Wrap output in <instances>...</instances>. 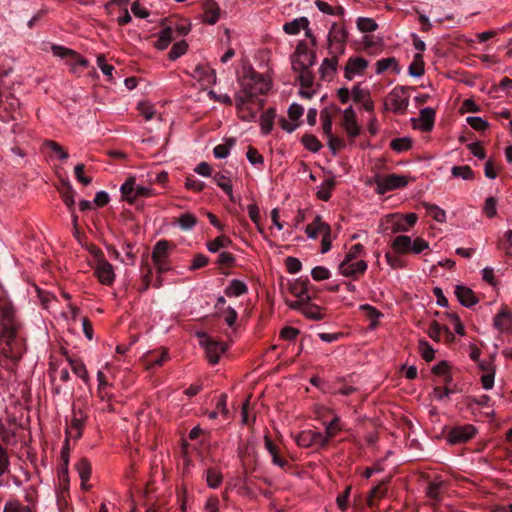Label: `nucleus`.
Returning a JSON list of instances; mask_svg holds the SVG:
<instances>
[{
    "mask_svg": "<svg viewBox=\"0 0 512 512\" xmlns=\"http://www.w3.org/2000/svg\"><path fill=\"white\" fill-rule=\"evenodd\" d=\"M23 324L7 298L0 297V354L17 362L25 349Z\"/></svg>",
    "mask_w": 512,
    "mask_h": 512,
    "instance_id": "obj_1",
    "label": "nucleus"
},
{
    "mask_svg": "<svg viewBox=\"0 0 512 512\" xmlns=\"http://www.w3.org/2000/svg\"><path fill=\"white\" fill-rule=\"evenodd\" d=\"M240 90L235 95V106L239 118L245 122L256 120L257 114L253 107L259 95L266 94L271 88L268 76L256 72L252 68H245L239 78Z\"/></svg>",
    "mask_w": 512,
    "mask_h": 512,
    "instance_id": "obj_2",
    "label": "nucleus"
},
{
    "mask_svg": "<svg viewBox=\"0 0 512 512\" xmlns=\"http://www.w3.org/2000/svg\"><path fill=\"white\" fill-rule=\"evenodd\" d=\"M306 38L301 40L291 56V66L295 73L298 74L297 79L302 86H310L314 82V75L311 67L316 62L314 34H305Z\"/></svg>",
    "mask_w": 512,
    "mask_h": 512,
    "instance_id": "obj_3",
    "label": "nucleus"
},
{
    "mask_svg": "<svg viewBox=\"0 0 512 512\" xmlns=\"http://www.w3.org/2000/svg\"><path fill=\"white\" fill-rule=\"evenodd\" d=\"M418 216L416 213H408L406 215L400 213H392L383 219L384 232L390 234L404 233L417 223Z\"/></svg>",
    "mask_w": 512,
    "mask_h": 512,
    "instance_id": "obj_4",
    "label": "nucleus"
},
{
    "mask_svg": "<svg viewBox=\"0 0 512 512\" xmlns=\"http://www.w3.org/2000/svg\"><path fill=\"white\" fill-rule=\"evenodd\" d=\"M51 49L55 56L66 61V64L71 67L73 73L81 72L89 65L88 60L70 48L61 45H52Z\"/></svg>",
    "mask_w": 512,
    "mask_h": 512,
    "instance_id": "obj_5",
    "label": "nucleus"
},
{
    "mask_svg": "<svg viewBox=\"0 0 512 512\" xmlns=\"http://www.w3.org/2000/svg\"><path fill=\"white\" fill-rule=\"evenodd\" d=\"M374 183L377 193L383 195L389 191L405 187L408 184V178L397 174L376 175Z\"/></svg>",
    "mask_w": 512,
    "mask_h": 512,
    "instance_id": "obj_6",
    "label": "nucleus"
},
{
    "mask_svg": "<svg viewBox=\"0 0 512 512\" xmlns=\"http://www.w3.org/2000/svg\"><path fill=\"white\" fill-rule=\"evenodd\" d=\"M122 197L128 202L133 203L138 198L151 197L153 191L151 188L136 184L135 178H128L120 187Z\"/></svg>",
    "mask_w": 512,
    "mask_h": 512,
    "instance_id": "obj_7",
    "label": "nucleus"
},
{
    "mask_svg": "<svg viewBox=\"0 0 512 512\" xmlns=\"http://www.w3.org/2000/svg\"><path fill=\"white\" fill-rule=\"evenodd\" d=\"M199 337V343L204 348L209 363H218L220 356L227 350V345L224 342L217 341L206 334H200Z\"/></svg>",
    "mask_w": 512,
    "mask_h": 512,
    "instance_id": "obj_8",
    "label": "nucleus"
},
{
    "mask_svg": "<svg viewBox=\"0 0 512 512\" xmlns=\"http://www.w3.org/2000/svg\"><path fill=\"white\" fill-rule=\"evenodd\" d=\"M295 442L298 446L303 448H324L327 443V436H325L322 432L314 431V430H304L294 437Z\"/></svg>",
    "mask_w": 512,
    "mask_h": 512,
    "instance_id": "obj_9",
    "label": "nucleus"
},
{
    "mask_svg": "<svg viewBox=\"0 0 512 512\" xmlns=\"http://www.w3.org/2000/svg\"><path fill=\"white\" fill-rule=\"evenodd\" d=\"M169 243L166 240L158 241L152 252V261L159 273H164L170 269L168 263Z\"/></svg>",
    "mask_w": 512,
    "mask_h": 512,
    "instance_id": "obj_10",
    "label": "nucleus"
},
{
    "mask_svg": "<svg viewBox=\"0 0 512 512\" xmlns=\"http://www.w3.org/2000/svg\"><path fill=\"white\" fill-rule=\"evenodd\" d=\"M476 432L477 429L472 424L458 425L448 432L446 439L449 444H461L472 439Z\"/></svg>",
    "mask_w": 512,
    "mask_h": 512,
    "instance_id": "obj_11",
    "label": "nucleus"
},
{
    "mask_svg": "<svg viewBox=\"0 0 512 512\" xmlns=\"http://www.w3.org/2000/svg\"><path fill=\"white\" fill-rule=\"evenodd\" d=\"M367 268L368 264L364 260H342L338 265V273L347 278L358 279L366 272Z\"/></svg>",
    "mask_w": 512,
    "mask_h": 512,
    "instance_id": "obj_12",
    "label": "nucleus"
},
{
    "mask_svg": "<svg viewBox=\"0 0 512 512\" xmlns=\"http://www.w3.org/2000/svg\"><path fill=\"white\" fill-rule=\"evenodd\" d=\"M384 41L378 34H363L357 42V49L370 55H377L383 51Z\"/></svg>",
    "mask_w": 512,
    "mask_h": 512,
    "instance_id": "obj_13",
    "label": "nucleus"
},
{
    "mask_svg": "<svg viewBox=\"0 0 512 512\" xmlns=\"http://www.w3.org/2000/svg\"><path fill=\"white\" fill-rule=\"evenodd\" d=\"M388 102L394 112L403 113L409 104V96L404 87L393 88L388 95Z\"/></svg>",
    "mask_w": 512,
    "mask_h": 512,
    "instance_id": "obj_14",
    "label": "nucleus"
},
{
    "mask_svg": "<svg viewBox=\"0 0 512 512\" xmlns=\"http://www.w3.org/2000/svg\"><path fill=\"white\" fill-rule=\"evenodd\" d=\"M368 66L369 62L366 59L358 56H351L345 65L344 77L350 81L355 77L362 76Z\"/></svg>",
    "mask_w": 512,
    "mask_h": 512,
    "instance_id": "obj_15",
    "label": "nucleus"
},
{
    "mask_svg": "<svg viewBox=\"0 0 512 512\" xmlns=\"http://www.w3.org/2000/svg\"><path fill=\"white\" fill-rule=\"evenodd\" d=\"M95 274L103 285H111L115 280L113 266L104 258H99L95 266Z\"/></svg>",
    "mask_w": 512,
    "mask_h": 512,
    "instance_id": "obj_16",
    "label": "nucleus"
},
{
    "mask_svg": "<svg viewBox=\"0 0 512 512\" xmlns=\"http://www.w3.org/2000/svg\"><path fill=\"white\" fill-rule=\"evenodd\" d=\"M493 326L501 333H507L512 329V312L506 307L501 310L493 318Z\"/></svg>",
    "mask_w": 512,
    "mask_h": 512,
    "instance_id": "obj_17",
    "label": "nucleus"
},
{
    "mask_svg": "<svg viewBox=\"0 0 512 512\" xmlns=\"http://www.w3.org/2000/svg\"><path fill=\"white\" fill-rule=\"evenodd\" d=\"M345 36L346 34H328L329 57H335L338 60L339 56L344 54Z\"/></svg>",
    "mask_w": 512,
    "mask_h": 512,
    "instance_id": "obj_18",
    "label": "nucleus"
},
{
    "mask_svg": "<svg viewBox=\"0 0 512 512\" xmlns=\"http://www.w3.org/2000/svg\"><path fill=\"white\" fill-rule=\"evenodd\" d=\"M455 295L461 305L471 308L478 303V298L472 289L464 285H456Z\"/></svg>",
    "mask_w": 512,
    "mask_h": 512,
    "instance_id": "obj_19",
    "label": "nucleus"
},
{
    "mask_svg": "<svg viewBox=\"0 0 512 512\" xmlns=\"http://www.w3.org/2000/svg\"><path fill=\"white\" fill-rule=\"evenodd\" d=\"M191 76L202 85H208L215 81V73L207 65H196L193 72L191 73Z\"/></svg>",
    "mask_w": 512,
    "mask_h": 512,
    "instance_id": "obj_20",
    "label": "nucleus"
},
{
    "mask_svg": "<svg viewBox=\"0 0 512 512\" xmlns=\"http://www.w3.org/2000/svg\"><path fill=\"white\" fill-rule=\"evenodd\" d=\"M343 127L351 137L359 134V126L352 106L345 108L343 111Z\"/></svg>",
    "mask_w": 512,
    "mask_h": 512,
    "instance_id": "obj_21",
    "label": "nucleus"
},
{
    "mask_svg": "<svg viewBox=\"0 0 512 512\" xmlns=\"http://www.w3.org/2000/svg\"><path fill=\"white\" fill-rule=\"evenodd\" d=\"M337 67L338 60L335 57H327L323 59L319 67L321 79L324 81H331L337 71Z\"/></svg>",
    "mask_w": 512,
    "mask_h": 512,
    "instance_id": "obj_22",
    "label": "nucleus"
},
{
    "mask_svg": "<svg viewBox=\"0 0 512 512\" xmlns=\"http://www.w3.org/2000/svg\"><path fill=\"white\" fill-rule=\"evenodd\" d=\"M329 225L322 221L320 216H316L312 223L306 226L305 232L309 239H316L325 231H328Z\"/></svg>",
    "mask_w": 512,
    "mask_h": 512,
    "instance_id": "obj_23",
    "label": "nucleus"
},
{
    "mask_svg": "<svg viewBox=\"0 0 512 512\" xmlns=\"http://www.w3.org/2000/svg\"><path fill=\"white\" fill-rule=\"evenodd\" d=\"M247 292L246 283L238 279H232L224 290L225 296L229 298L240 297Z\"/></svg>",
    "mask_w": 512,
    "mask_h": 512,
    "instance_id": "obj_24",
    "label": "nucleus"
},
{
    "mask_svg": "<svg viewBox=\"0 0 512 512\" xmlns=\"http://www.w3.org/2000/svg\"><path fill=\"white\" fill-rule=\"evenodd\" d=\"M275 116V110L272 108L267 109L261 114L259 124L262 134L267 135L271 132L274 125Z\"/></svg>",
    "mask_w": 512,
    "mask_h": 512,
    "instance_id": "obj_25",
    "label": "nucleus"
},
{
    "mask_svg": "<svg viewBox=\"0 0 512 512\" xmlns=\"http://www.w3.org/2000/svg\"><path fill=\"white\" fill-rule=\"evenodd\" d=\"M189 30V23L184 19L171 18L167 21L159 32H187Z\"/></svg>",
    "mask_w": 512,
    "mask_h": 512,
    "instance_id": "obj_26",
    "label": "nucleus"
},
{
    "mask_svg": "<svg viewBox=\"0 0 512 512\" xmlns=\"http://www.w3.org/2000/svg\"><path fill=\"white\" fill-rule=\"evenodd\" d=\"M411 241L412 238L410 236L399 235L393 239L391 247L398 254H406L411 250Z\"/></svg>",
    "mask_w": 512,
    "mask_h": 512,
    "instance_id": "obj_27",
    "label": "nucleus"
},
{
    "mask_svg": "<svg viewBox=\"0 0 512 512\" xmlns=\"http://www.w3.org/2000/svg\"><path fill=\"white\" fill-rule=\"evenodd\" d=\"M203 477L207 483V486L211 489H217L223 481V475L217 468L207 469L204 472Z\"/></svg>",
    "mask_w": 512,
    "mask_h": 512,
    "instance_id": "obj_28",
    "label": "nucleus"
},
{
    "mask_svg": "<svg viewBox=\"0 0 512 512\" xmlns=\"http://www.w3.org/2000/svg\"><path fill=\"white\" fill-rule=\"evenodd\" d=\"M213 180L230 198V200L234 201L233 188L231 184L230 178L226 175V173L219 172L213 175Z\"/></svg>",
    "mask_w": 512,
    "mask_h": 512,
    "instance_id": "obj_29",
    "label": "nucleus"
},
{
    "mask_svg": "<svg viewBox=\"0 0 512 512\" xmlns=\"http://www.w3.org/2000/svg\"><path fill=\"white\" fill-rule=\"evenodd\" d=\"M376 74H382L387 70H391L394 73H400V67L397 60L394 57L383 58L376 62Z\"/></svg>",
    "mask_w": 512,
    "mask_h": 512,
    "instance_id": "obj_30",
    "label": "nucleus"
},
{
    "mask_svg": "<svg viewBox=\"0 0 512 512\" xmlns=\"http://www.w3.org/2000/svg\"><path fill=\"white\" fill-rule=\"evenodd\" d=\"M83 425V419L74 415L69 426L66 428L67 438L79 439L82 435Z\"/></svg>",
    "mask_w": 512,
    "mask_h": 512,
    "instance_id": "obj_31",
    "label": "nucleus"
},
{
    "mask_svg": "<svg viewBox=\"0 0 512 512\" xmlns=\"http://www.w3.org/2000/svg\"><path fill=\"white\" fill-rule=\"evenodd\" d=\"M424 60L421 53H416L413 57V61L408 67V74L411 77L419 78L424 74Z\"/></svg>",
    "mask_w": 512,
    "mask_h": 512,
    "instance_id": "obj_32",
    "label": "nucleus"
},
{
    "mask_svg": "<svg viewBox=\"0 0 512 512\" xmlns=\"http://www.w3.org/2000/svg\"><path fill=\"white\" fill-rule=\"evenodd\" d=\"M308 28H309V21L305 17H300V18L294 19L291 22L285 23L283 26V30L286 33L300 32L302 30L305 32H309Z\"/></svg>",
    "mask_w": 512,
    "mask_h": 512,
    "instance_id": "obj_33",
    "label": "nucleus"
},
{
    "mask_svg": "<svg viewBox=\"0 0 512 512\" xmlns=\"http://www.w3.org/2000/svg\"><path fill=\"white\" fill-rule=\"evenodd\" d=\"M69 364H70V368H71L72 372L77 377L82 379V381L85 384H88L89 381H90V377H89L88 371H87L86 366L84 365V363L82 361H80V360L69 359Z\"/></svg>",
    "mask_w": 512,
    "mask_h": 512,
    "instance_id": "obj_34",
    "label": "nucleus"
},
{
    "mask_svg": "<svg viewBox=\"0 0 512 512\" xmlns=\"http://www.w3.org/2000/svg\"><path fill=\"white\" fill-rule=\"evenodd\" d=\"M322 129H323L324 134L328 138V144H329L330 148L335 152V146L341 145V142H340V140L334 138V136L332 134V121L329 116L322 117Z\"/></svg>",
    "mask_w": 512,
    "mask_h": 512,
    "instance_id": "obj_35",
    "label": "nucleus"
},
{
    "mask_svg": "<svg viewBox=\"0 0 512 512\" xmlns=\"http://www.w3.org/2000/svg\"><path fill=\"white\" fill-rule=\"evenodd\" d=\"M236 141L233 138L225 140L224 144H219L214 147L213 154L218 159H225L229 156L231 148L235 145Z\"/></svg>",
    "mask_w": 512,
    "mask_h": 512,
    "instance_id": "obj_36",
    "label": "nucleus"
},
{
    "mask_svg": "<svg viewBox=\"0 0 512 512\" xmlns=\"http://www.w3.org/2000/svg\"><path fill=\"white\" fill-rule=\"evenodd\" d=\"M232 241L225 235H220L213 241L207 243L206 247L211 253H216L222 248H227L231 245Z\"/></svg>",
    "mask_w": 512,
    "mask_h": 512,
    "instance_id": "obj_37",
    "label": "nucleus"
},
{
    "mask_svg": "<svg viewBox=\"0 0 512 512\" xmlns=\"http://www.w3.org/2000/svg\"><path fill=\"white\" fill-rule=\"evenodd\" d=\"M3 512H33V510L17 499H10L5 503Z\"/></svg>",
    "mask_w": 512,
    "mask_h": 512,
    "instance_id": "obj_38",
    "label": "nucleus"
},
{
    "mask_svg": "<svg viewBox=\"0 0 512 512\" xmlns=\"http://www.w3.org/2000/svg\"><path fill=\"white\" fill-rule=\"evenodd\" d=\"M427 214L439 223L446 222V212L442 208L434 204H425Z\"/></svg>",
    "mask_w": 512,
    "mask_h": 512,
    "instance_id": "obj_39",
    "label": "nucleus"
},
{
    "mask_svg": "<svg viewBox=\"0 0 512 512\" xmlns=\"http://www.w3.org/2000/svg\"><path fill=\"white\" fill-rule=\"evenodd\" d=\"M444 485V482L439 479L430 482L427 488L428 497L432 500L438 501Z\"/></svg>",
    "mask_w": 512,
    "mask_h": 512,
    "instance_id": "obj_40",
    "label": "nucleus"
},
{
    "mask_svg": "<svg viewBox=\"0 0 512 512\" xmlns=\"http://www.w3.org/2000/svg\"><path fill=\"white\" fill-rule=\"evenodd\" d=\"M325 432L323 433L327 436V443L331 438H333L342 428L340 425V418L335 416L330 422L324 423Z\"/></svg>",
    "mask_w": 512,
    "mask_h": 512,
    "instance_id": "obj_41",
    "label": "nucleus"
},
{
    "mask_svg": "<svg viewBox=\"0 0 512 512\" xmlns=\"http://www.w3.org/2000/svg\"><path fill=\"white\" fill-rule=\"evenodd\" d=\"M76 470L82 482H87L91 476V465L87 459H80L76 464Z\"/></svg>",
    "mask_w": 512,
    "mask_h": 512,
    "instance_id": "obj_42",
    "label": "nucleus"
},
{
    "mask_svg": "<svg viewBox=\"0 0 512 512\" xmlns=\"http://www.w3.org/2000/svg\"><path fill=\"white\" fill-rule=\"evenodd\" d=\"M451 173L454 177L461 178L463 180L474 179V172L468 165L454 166L451 169Z\"/></svg>",
    "mask_w": 512,
    "mask_h": 512,
    "instance_id": "obj_43",
    "label": "nucleus"
},
{
    "mask_svg": "<svg viewBox=\"0 0 512 512\" xmlns=\"http://www.w3.org/2000/svg\"><path fill=\"white\" fill-rule=\"evenodd\" d=\"M197 218L192 213H184L178 218V225L182 230L188 231L195 227Z\"/></svg>",
    "mask_w": 512,
    "mask_h": 512,
    "instance_id": "obj_44",
    "label": "nucleus"
},
{
    "mask_svg": "<svg viewBox=\"0 0 512 512\" xmlns=\"http://www.w3.org/2000/svg\"><path fill=\"white\" fill-rule=\"evenodd\" d=\"M301 142L306 149L314 153L318 152L322 148L320 141L312 134H305L302 137Z\"/></svg>",
    "mask_w": 512,
    "mask_h": 512,
    "instance_id": "obj_45",
    "label": "nucleus"
},
{
    "mask_svg": "<svg viewBox=\"0 0 512 512\" xmlns=\"http://www.w3.org/2000/svg\"><path fill=\"white\" fill-rule=\"evenodd\" d=\"M129 0H113L111 1V5H118L120 8H123L121 15L118 16V23L120 25H125L131 21V16L126 6L128 5Z\"/></svg>",
    "mask_w": 512,
    "mask_h": 512,
    "instance_id": "obj_46",
    "label": "nucleus"
},
{
    "mask_svg": "<svg viewBox=\"0 0 512 512\" xmlns=\"http://www.w3.org/2000/svg\"><path fill=\"white\" fill-rule=\"evenodd\" d=\"M188 44L186 41L181 40L173 44L168 56L169 59L174 61L184 55L187 51Z\"/></svg>",
    "mask_w": 512,
    "mask_h": 512,
    "instance_id": "obj_47",
    "label": "nucleus"
},
{
    "mask_svg": "<svg viewBox=\"0 0 512 512\" xmlns=\"http://www.w3.org/2000/svg\"><path fill=\"white\" fill-rule=\"evenodd\" d=\"M45 147L49 148L51 152H53L56 157L62 161L67 160L69 154L55 141L46 140L44 142Z\"/></svg>",
    "mask_w": 512,
    "mask_h": 512,
    "instance_id": "obj_48",
    "label": "nucleus"
},
{
    "mask_svg": "<svg viewBox=\"0 0 512 512\" xmlns=\"http://www.w3.org/2000/svg\"><path fill=\"white\" fill-rule=\"evenodd\" d=\"M357 28L360 32H374L378 29V25L371 18L359 17L357 19Z\"/></svg>",
    "mask_w": 512,
    "mask_h": 512,
    "instance_id": "obj_49",
    "label": "nucleus"
},
{
    "mask_svg": "<svg viewBox=\"0 0 512 512\" xmlns=\"http://www.w3.org/2000/svg\"><path fill=\"white\" fill-rule=\"evenodd\" d=\"M359 308L360 310L366 312L367 316L372 320L371 328H374L377 325L380 317H382V313L369 304L360 305Z\"/></svg>",
    "mask_w": 512,
    "mask_h": 512,
    "instance_id": "obj_50",
    "label": "nucleus"
},
{
    "mask_svg": "<svg viewBox=\"0 0 512 512\" xmlns=\"http://www.w3.org/2000/svg\"><path fill=\"white\" fill-rule=\"evenodd\" d=\"M443 330L445 332L449 333V329L447 327H442L438 322L433 321L430 323V325L428 327L427 334L431 339H433L435 341H439L441 332Z\"/></svg>",
    "mask_w": 512,
    "mask_h": 512,
    "instance_id": "obj_51",
    "label": "nucleus"
},
{
    "mask_svg": "<svg viewBox=\"0 0 512 512\" xmlns=\"http://www.w3.org/2000/svg\"><path fill=\"white\" fill-rule=\"evenodd\" d=\"M430 248L429 242L421 237H416L411 241V250L410 252L414 254H421L425 250Z\"/></svg>",
    "mask_w": 512,
    "mask_h": 512,
    "instance_id": "obj_52",
    "label": "nucleus"
},
{
    "mask_svg": "<svg viewBox=\"0 0 512 512\" xmlns=\"http://www.w3.org/2000/svg\"><path fill=\"white\" fill-rule=\"evenodd\" d=\"M97 66L108 80H112L114 67L106 63L104 55L100 54L97 56Z\"/></svg>",
    "mask_w": 512,
    "mask_h": 512,
    "instance_id": "obj_53",
    "label": "nucleus"
},
{
    "mask_svg": "<svg viewBox=\"0 0 512 512\" xmlns=\"http://www.w3.org/2000/svg\"><path fill=\"white\" fill-rule=\"evenodd\" d=\"M364 254V247L361 244L353 245L345 254L343 260L358 261L359 257Z\"/></svg>",
    "mask_w": 512,
    "mask_h": 512,
    "instance_id": "obj_54",
    "label": "nucleus"
},
{
    "mask_svg": "<svg viewBox=\"0 0 512 512\" xmlns=\"http://www.w3.org/2000/svg\"><path fill=\"white\" fill-rule=\"evenodd\" d=\"M419 350L422 357L426 361H431L434 358L435 350L433 347L424 339L419 340Z\"/></svg>",
    "mask_w": 512,
    "mask_h": 512,
    "instance_id": "obj_55",
    "label": "nucleus"
},
{
    "mask_svg": "<svg viewBox=\"0 0 512 512\" xmlns=\"http://www.w3.org/2000/svg\"><path fill=\"white\" fill-rule=\"evenodd\" d=\"M247 160L253 166H261L264 163L263 156L253 147H249L246 153Z\"/></svg>",
    "mask_w": 512,
    "mask_h": 512,
    "instance_id": "obj_56",
    "label": "nucleus"
},
{
    "mask_svg": "<svg viewBox=\"0 0 512 512\" xmlns=\"http://www.w3.org/2000/svg\"><path fill=\"white\" fill-rule=\"evenodd\" d=\"M311 276L315 281H323L330 278L331 272L326 267L316 266L311 270Z\"/></svg>",
    "mask_w": 512,
    "mask_h": 512,
    "instance_id": "obj_57",
    "label": "nucleus"
},
{
    "mask_svg": "<svg viewBox=\"0 0 512 512\" xmlns=\"http://www.w3.org/2000/svg\"><path fill=\"white\" fill-rule=\"evenodd\" d=\"M483 211L489 218H493L497 213V200L494 197H488L485 200Z\"/></svg>",
    "mask_w": 512,
    "mask_h": 512,
    "instance_id": "obj_58",
    "label": "nucleus"
},
{
    "mask_svg": "<svg viewBox=\"0 0 512 512\" xmlns=\"http://www.w3.org/2000/svg\"><path fill=\"white\" fill-rule=\"evenodd\" d=\"M447 318L453 325L455 333L463 336L465 334V328L458 315L455 313H447Z\"/></svg>",
    "mask_w": 512,
    "mask_h": 512,
    "instance_id": "obj_59",
    "label": "nucleus"
},
{
    "mask_svg": "<svg viewBox=\"0 0 512 512\" xmlns=\"http://www.w3.org/2000/svg\"><path fill=\"white\" fill-rule=\"evenodd\" d=\"M222 316L224 318L225 323L229 327H233L236 323L238 314L234 308L228 306L222 311Z\"/></svg>",
    "mask_w": 512,
    "mask_h": 512,
    "instance_id": "obj_60",
    "label": "nucleus"
},
{
    "mask_svg": "<svg viewBox=\"0 0 512 512\" xmlns=\"http://www.w3.org/2000/svg\"><path fill=\"white\" fill-rule=\"evenodd\" d=\"M466 121L473 129L478 131H483L488 126L487 121L478 116H469Z\"/></svg>",
    "mask_w": 512,
    "mask_h": 512,
    "instance_id": "obj_61",
    "label": "nucleus"
},
{
    "mask_svg": "<svg viewBox=\"0 0 512 512\" xmlns=\"http://www.w3.org/2000/svg\"><path fill=\"white\" fill-rule=\"evenodd\" d=\"M84 169V164H77L74 167V174L78 182H80L84 186H87L91 183L92 179L84 175Z\"/></svg>",
    "mask_w": 512,
    "mask_h": 512,
    "instance_id": "obj_62",
    "label": "nucleus"
},
{
    "mask_svg": "<svg viewBox=\"0 0 512 512\" xmlns=\"http://www.w3.org/2000/svg\"><path fill=\"white\" fill-rule=\"evenodd\" d=\"M411 141L407 138H396L391 142V148L396 152H402L409 149Z\"/></svg>",
    "mask_w": 512,
    "mask_h": 512,
    "instance_id": "obj_63",
    "label": "nucleus"
},
{
    "mask_svg": "<svg viewBox=\"0 0 512 512\" xmlns=\"http://www.w3.org/2000/svg\"><path fill=\"white\" fill-rule=\"evenodd\" d=\"M169 359V352L166 348H162L159 352V354H156L153 356L149 361V366H160L163 364L164 361Z\"/></svg>",
    "mask_w": 512,
    "mask_h": 512,
    "instance_id": "obj_64",
    "label": "nucleus"
}]
</instances>
